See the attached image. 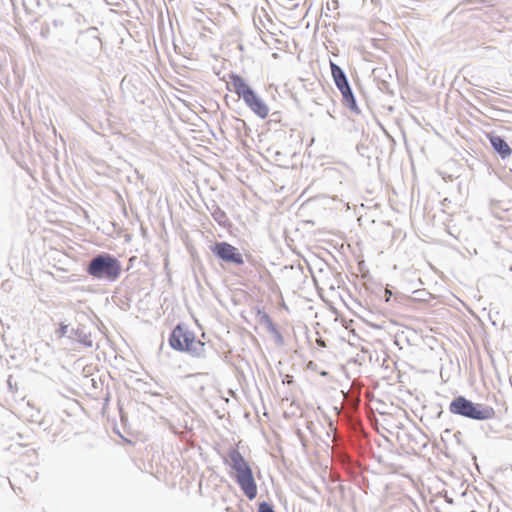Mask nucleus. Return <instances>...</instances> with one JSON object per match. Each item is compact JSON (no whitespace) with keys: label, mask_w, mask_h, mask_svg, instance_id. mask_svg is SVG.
<instances>
[{"label":"nucleus","mask_w":512,"mask_h":512,"mask_svg":"<svg viewBox=\"0 0 512 512\" xmlns=\"http://www.w3.org/2000/svg\"><path fill=\"white\" fill-rule=\"evenodd\" d=\"M168 345L176 352L189 355L193 359L206 363L216 360L218 352L210 341L198 339L193 330L185 322L177 323L168 337Z\"/></svg>","instance_id":"f257e3e1"},{"label":"nucleus","mask_w":512,"mask_h":512,"mask_svg":"<svg viewBox=\"0 0 512 512\" xmlns=\"http://www.w3.org/2000/svg\"><path fill=\"white\" fill-rule=\"evenodd\" d=\"M223 463L230 467L231 475L243 494L249 500L255 499L258 493V488L253 470L239 449L230 447L228 457L223 459Z\"/></svg>","instance_id":"f03ea898"},{"label":"nucleus","mask_w":512,"mask_h":512,"mask_svg":"<svg viewBox=\"0 0 512 512\" xmlns=\"http://www.w3.org/2000/svg\"><path fill=\"white\" fill-rule=\"evenodd\" d=\"M84 271L93 280L112 283L120 277L122 264L115 255L100 252L84 264Z\"/></svg>","instance_id":"7ed1b4c3"},{"label":"nucleus","mask_w":512,"mask_h":512,"mask_svg":"<svg viewBox=\"0 0 512 512\" xmlns=\"http://www.w3.org/2000/svg\"><path fill=\"white\" fill-rule=\"evenodd\" d=\"M227 89L234 92L241 98L246 106L260 119H265L269 115V107L266 102L251 87L247 80L240 74L230 72Z\"/></svg>","instance_id":"20e7f679"},{"label":"nucleus","mask_w":512,"mask_h":512,"mask_svg":"<svg viewBox=\"0 0 512 512\" xmlns=\"http://www.w3.org/2000/svg\"><path fill=\"white\" fill-rule=\"evenodd\" d=\"M448 410L452 415L478 422L491 420L496 416V411L492 406L474 402L464 395L453 397Z\"/></svg>","instance_id":"39448f33"},{"label":"nucleus","mask_w":512,"mask_h":512,"mask_svg":"<svg viewBox=\"0 0 512 512\" xmlns=\"http://www.w3.org/2000/svg\"><path fill=\"white\" fill-rule=\"evenodd\" d=\"M209 249L221 266L227 264L239 267L244 264L243 254L227 241H215L209 246Z\"/></svg>","instance_id":"423d86ee"},{"label":"nucleus","mask_w":512,"mask_h":512,"mask_svg":"<svg viewBox=\"0 0 512 512\" xmlns=\"http://www.w3.org/2000/svg\"><path fill=\"white\" fill-rule=\"evenodd\" d=\"M69 340L83 348L88 349L93 347L91 331L82 323H78L77 327H71Z\"/></svg>","instance_id":"0eeeda50"},{"label":"nucleus","mask_w":512,"mask_h":512,"mask_svg":"<svg viewBox=\"0 0 512 512\" xmlns=\"http://www.w3.org/2000/svg\"><path fill=\"white\" fill-rule=\"evenodd\" d=\"M491 148L494 153L499 156L502 160L507 159L512 154V148L509 146L505 137L490 132L486 135Z\"/></svg>","instance_id":"6e6552de"},{"label":"nucleus","mask_w":512,"mask_h":512,"mask_svg":"<svg viewBox=\"0 0 512 512\" xmlns=\"http://www.w3.org/2000/svg\"><path fill=\"white\" fill-rule=\"evenodd\" d=\"M205 205L211 213L212 218L217 222L219 226L223 228H229L232 225L226 212L217 204L215 200H211Z\"/></svg>","instance_id":"1a4fd4ad"},{"label":"nucleus","mask_w":512,"mask_h":512,"mask_svg":"<svg viewBox=\"0 0 512 512\" xmlns=\"http://www.w3.org/2000/svg\"><path fill=\"white\" fill-rule=\"evenodd\" d=\"M329 64H330L331 76H332V79H333V82H334L336 88L339 91H341L343 89L350 87L351 86L350 82H349L346 72L343 70V68L331 60H330Z\"/></svg>","instance_id":"9d476101"},{"label":"nucleus","mask_w":512,"mask_h":512,"mask_svg":"<svg viewBox=\"0 0 512 512\" xmlns=\"http://www.w3.org/2000/svg\"><path fill=\"white\" fill-rule=\"evenodd\" d=\"M341 94V103L342 105L350 111V113L354 115H360L361 109L358 106L356 96L352 90V87H348L339 91Z\"/></svg>","instance_id":"9b49d317"},{"label":"nucleus","mask_w":512,"mask_h":512,"mask_svg":"<svg viewBox=\"0 0 512 512\" xmlns=\"http://www.w3.org/2000/svg\"><path fill=\"white\" fill-rule=\"evenodd\" d=\"M98 29L96 27L88 28L85 33L81 36V41H88L91 49L98 50L102 45V41L97 34Z\"/></svg>","instance_id":"f8f14e48"},{"label":"nucleus","mask_w":512,"mask_h":512,"mask_svg":"<svg viewBox=\"0 0 512 512\" xmlns=\"http://www.w3.org/2000/svg\"><path fill=\"white\" fill-rule=\"evenodd\" d=\"M376 288L380 292H383L381 300H384L386 303H389L393 298L395 302L401 303L403 298L401 294H394L389 288H384L382 285H376Z\"/></svg>","instance_id":"ddd939ff"},{"label":"nucleus","mask_w":512,"mask_h":512,"mask_svg":"<svg viewBox=\"0 0 512 512\" xmlns=\"http://www.w3.org/2000/svg\"><path fill=\"white\" fill-rule=\"evenodd\" d=\"M490 112L492 114V118L500 120V121L508 122L509 121L508 118L510 116H512V111L506 110V109H501V108L494 107V106L490 108Z\"/></svg>","instance_id":"4468645a"},{"label":"nucleus","mask_w":512,"mask_h":512,"mask_svg":"<svg viewBox=\"0 0 512 512\" xmlns=\"http://www.w3.org/2000/svg\"><path fill=\"white\" fill-rule=\"evenodd\" d=\"M256 320L260 325L264 326L265 328L274 323L270 315L265 310L259 307L256 308Z\"/></svg>","instance_id":"2eb2a0df"},{"label":"nucleus","mask_w":512,"mask_h":512,"mask_svg":"<svg viewBox=\"0 0 512 512\" xmlns=\"http://www.w3.org/2000/svg\"><path fill=\"white\" fill-rule=\"evenodd\" d=\"M231 125H232V128L235 131V137L237 139H239L240 141H243V133H242V131H243L244 128H247V123L243 119L234 117L233 118V123Z\"/></svg>","instance_id":"dca6fc26"},{"label":"nucleus","mask_w":512,"mask_h":512,"mask_svg":"<svg viewBox=\"0 0 512 512\" xmlns=\"http://www.w3.org/2000/svg\"><path fill=\"white\" fill-rule=\"evenodd\" d=\"M267 331L273 335L274 339H275V343L277 346L279 347H282L285 345V340H284V337L282 336V334L280 333V331L278 330L277 326L275 323L271 324L270 326H268L267 328Z\"/></svg>","instance_id":"f3484780"},{"label":"nucleus","mask_w":512,"mask_h":512,"mask_svg":"<svg viewBox=\"0 0 512 512\" xmlns=\"http://www.w3.org/2000/svg\"><path fill=\"white\" fill-rule=\"evenodd\" d=\"M70 324H66L65 322H60L59 327L56 329V334L58 337H67L69 339L70 335Z\"/></svg>","instance_id":"a211bd4d"},{"label":"nucleus","mask_w":512,"mask_h":512,"mask_svg":"<svg viewBox=\"0 0 512 512\" xmlns=\"http://www.w3.org/2000/svg\"><path fill=\"white\" fill-rule=\"evenodd\" d=\"M258 512H276L271 502L261 501L258 503Z\"/></svg>","instance_id":"6ab92c4d"},{"label":"nucleus","mask_w":512,"mask_h":512,"mask_svg":"<svg viewBox=\"0 0 512 512\" xmlns=\"http://www.w3.org/2000/svg\"><path fill=\"white\" fill-rule=\"evenodd\" d=\"M270 118H269V123L272 124V123H282L283 121V114L281 111H274L272 112L271 114L268 115Z\"/></svg>","instance_id":"aec40b11"},{"label":"nucleus","mask_w":512,"mask_h":512,"mask_svg":"<svg viewBox=\"0 0 512 512\" xmlns=\"http://www.w3.org/2000/svg\"><path fill=\"white\" fill-rule=\"evenodd\" d=\"M326 11L324 12L325 17H330L329 11L336 10L339 8V0H331L326 3Z\"/></svg>","instance_id":"412c9836"},{"label":"nucleus","mask_w":512,"mask_h":512,"mask_svg":"<svg viewBox=\"0 0 512 512\" xmlns=\"http://www.w3.org/2000/svg\"><path fill=\"white\" fill-rule=\"evenodd\" d=\"M376 285H380L379 283H377L376 281L372 282L370 285L367 284V287L366 289L369 290L372 294H374L375 296H377L378 298L381 299L382 297V294L383 292H380L377 288H376Z\"/></svg>","instance_id":"4be33fe9"},{"label":"nucleus","mask_w":512,"mask_h":512,"mask_svg":"<svg viewBox=\"0 0 512 512\" xmlns=\"http://www.w3.org/2000/svg\"><path fill=\"white\" fill-rule=\"evenodd\" d=\"M361 276L363 279L366 280L365 287H367V284L370 285L372 282H374V280L370 274V271L368 269H365V271H363L361 273Z\"/></svg>","instance_id":"5701e85b"},{"label":"nucleus","mask_w":512,"mask_h":512,"mask_svg":"<svg viewBox=\"0 0 512 512\" xmlns=\"http://www.w3.org/2000/svg\"><path fill=\"white\" fill-rule=\"evenodd\" d=\"M381 90L385 91L386 93L393 94V91L389 89V84L386 81L381 83Z\"/></svg>","instance_id":"b1692460"},{"label":"nucleus","mask_w":512,"mask_h":512,"mask_svg":"<svg viewBox=\"0 0 512 512\" xmlns=\"http://www.w3.org/2000/svg\"><path fill=\"white\" fill-rule=\"evenodd\" d=\"M242 133H243V138L248 137L251 133V128L247 125V128H244Z\"/></svg>","instance_id":"393cba45"},{"label":"nucleus","mask_w":512,"mask_h":512,"mask_svg":"<svg viewBox=\"0 0 512 512\" xmlns=\"http://www.w3.org/2000/svg\"><path fill=\"white\" fill-rule=\"evenodd\" d=\"M500 203H501V201L491 200V207L492 208H498V207H500Z\"/></svg>","instance_id":"a878e982"},{"label":"nucleus","mask_w":512,"mask_h":512,"mask_svg":"<svg viewBox=\"0 0 512 512\" xmlns=\"http://www.w3.org/2000/svg\"><path fill=\"white\" fill-rule=\"evenodd\" d=\"M365 269H367V268L365 267L364 262L359 263V271H360V273H362L363 271H365Z\"/></svg>","instance_id":"bb28decb"},{"label":"nucleus","mask_w":512,"mask_h":512,"mask_svg":"<svg viewBox=\"0 0 512 512\" xmlns=\"http://www.w3.org/2000/svg\"><path fill=\"white\" fill-rule=\"evenodd\" d=\"M442 415H443V410H442V409H440V410L436 413V418H438V419H439V418H441V417H442Z\"/></svg>","instance_id":"cd10ccee"},{"label":"nucleus","mask_w":512,"mask_h":512,"mask_svg":"<svg viewBox=\"0 0 512 512\" xmlns=\"http://www.w3.org/2000/svg\"><path fill=\"white\" fill-rule=\"evenodd\" d=\"M11 378H12V376H9L8 381H7V382H8V386H9V388H11V387H12Z\"/></svg>","instance_id":"c85d7f7f"},{"label":"nucleus","mask_w":512,"mask_h":512,"mask_svg":"<svg viewBox=\"0 0 512 512\" xmlns=\"http://www.w3.org/2000/svg\"><path fill=\"white\" fill-rule=\"evenodd\" d=\"M245 256H246L247 259H249L251 257L250 254H246Z\"/></svg>","instance_id":"c756f323"}]
</instances>
